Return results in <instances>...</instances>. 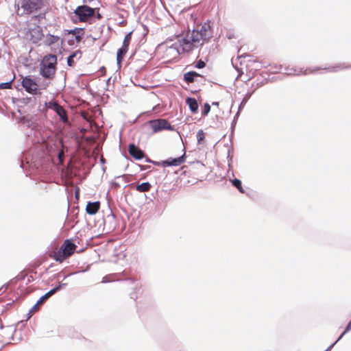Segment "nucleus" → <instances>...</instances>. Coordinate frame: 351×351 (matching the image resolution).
Returning a JSON list of instances; mask_svg holds the SVG:
<instances>
[{
    "instance_id": "obj_1",
    "label": "nucleus",
    "mask_w": 351,
    "mask_h": 351,
    "mask_svg": "<svg viewBox=\"0 0 351 351\" xmlns=\"http://www.w3.org/2000/svg\"><path fill=\"white\" fill-rule=\"evenodd\" d=\"M213 32L210 23H197L192 30L189 29L185 34L179 36V45L183 52H191L212 38Z\"/></svg>"
},
{
    "instance_id": "obj_2",
    "label": "nucleus",
    "mask_w": 351,
    "mask_h": 351,
    "mask_svg": "<svg viewBox=\"0 0 351 351\" xmlns=\"http://www.w3.org/2000/svg\"><path fill=\"white\" fill-rule=\"evenodd\" d=\"M76 248L77 245L74 243L70 239H66L60 249L52 252L49 256L57 262L62 263L75 252Z\"/></svg>"
},
{
    "instance_id": "obj_3",
    "label": "nucleus",
    "mask_w": 351,
    "mask_h": 351,
    "mask_svg": "<svg viewBox=\"0 0 351 351\" xmlns=\"http://www.w3.org/2000/svg\"><path fill=\"white\" fill-rule=\"evenodd\" d=\"M74 13L78 17L80 22H86L95 18L99 20L101 17L98 8H92L88 5L77 6Z\"/></svg>"
},
{
    "instance_id": "obj_4",
    "label": "nucleus",
    "mask_w": 351,
    "mask_h": 351,
    "mask_svg": "<svg viewBox=\"0 0 351 351\" xmlns=\"http://www.w3.org/2000/svg\"><path fill=\"white\" fill-rule=\"evenodd\" d=\"M158 51L161 53V58L169 62L176 58L179 53V49L176 45H169L167 43H162L158 47Z\"/></svg>"
},
{
    "instance_id": "obj_5",
    "label": "nucleus",
    "mask_w": 351,
    "mask_h": 351,
    "mask_svg": "<svg viewBox=\"0 0 351 351\" xmlns=\"http://www.w3.org/2000/svg\"><path fill=\"white\" fill-rule=\"evenodd\" d=\"M42 4V0H20L17 4L18 12L21 15L31 14L40 9Z\"/></svg>"
},
{
    "instance_id": "obj_6",
    "label": "nucleus",
    "mask_w": 351,
    "mask_h": 351,
    "mask_svg": "<svg viewBox=\"0 0 351 351\" xmlns=\"http://www.w3.org/2000/svg\"><path fill=\"white\" fill-rule=\"evenodd\" d=\"M149 124L154 132L163 130H173L171 124L166 119H155L149 121Z\"/></svg>"
},
{
    "instance_id": "obj_7",
    "label": "nucleus",
    "mask_w": 351,
    "mask_h": 351,
    "mask_svg": "<svg viewBox=\"0 0 351 351\" xmlns=\"http://www.w3.org/2000/svg\"><path fill=\"white\" fill-rule=\"evenodd\" d=\"M27 35L29 36V40L34 43H37L44 37L42 27L35 23L29 28Z\"/></svg>"
},
{
    "instance_id": "obj_8",
    "label": "nucleus",
    "mask_w": 351,
    "mask_h": 351,
    "mask_svg": "<svg viewBox=\"0 0 351 351\" xmlns=\"http://www.w3.org/2000/svg\"><path fill=\"white\" fill-rule=\"evenodd\" d=\"M47 108L54 110L56 114L60 117V120L63 123L68 122V117L66 110L63 108L62 106L59 105L57 102L50 101L47 104Z\"/></svg>"
},
{
    "instance_id": "obj_9",
    "label": "nucleus",
    "mask_w": 351,
    "mask_h": 351,
    "mask_svg": "<svg viewBox=\"0 0 351 351\" xmlns=\"http://www.w3.org/2000/svg\"><path fill=\"white\" fill-rule=\"evenodd\" d=\"M21 84L27 93L31 94H36L38 85L29 76L23 77Z\"/></svg>"
},
{
    "instance_id": "obj_10",
    "label": "nucleus",
    "mask_w": 351,
    "mask_h": 351,
    "mask_svg": "<svg viewBox=\"0 0 351 351\" xmlns=\"http://www.w3.org/2000/svg\"><path fill=\"white\" fill-rule=\"evenodd\" d=\"M62 43L61 35L57 33V29L53 34L48 32L44 38L43 43L48 47H52L54 45H58L59 43Z\"/></svg>"
},
{
    "instance_id": "obj_11",
    "label": "nucleus",
    "mask_w": 351,
    "mask_h": 351,
    "mask_svg": "<svg viewBox=\"0 0 351 351\" xmlns=\"http://www.w3.org/2000/svg\"><path fill=\"white\" fill-rule=\"evenodd\" d=\"M185 162V154L182 156L176 158H169L166 160L161 162H154V164L158 166L169 167V166H179Z\"/></svg>"
},
{
    "instance_id": "obj_12",
    "label": "nucleus",
    "mask_w": 351,
    "mask_h": 351,
    "mask_svg": "<svg viewBox=\"0 0 351 351\" xmlns=\"http://www.w3.org/2000/svg\"><path fill=\"white\" fill-rule=\"evenodd\" d=\"M130 155L136 160H141L145 157L144 152L134 144H130L128 147Z\"/></svg>"
},
{
    "instance_id": "obj_13",
    "label": "nucleus",
    "mask_w": 351,
    "mask_h": 351,
    "mask_svg": "<svg viewBox=\"0 0 351 351\" xmlns=\"http://www.w3.org/2000/svg\"><path fill=\"white\" fill-rule=\"evenodd\" d=\"M57 63V57L55 55H47L45 56L42 65L49 67H53L54 69H56V64Z\"/></svg>"
},
{
    "instance_id": "obj_14",
    "label": "nucleus",
    "mask_w": 351,
    "mask_h": 351,
    "mask_svg": "<svg viewBox=\"0 0 351 351\" xmlns=\"http://www.w3.org/2000/svg\"><path fill=\"white\" fill-rule=\"evenodd\" d=\"M99 208V202H88L86 205V210L89 215H95L98 212Z\"/></svg>"
},
{
    "instance_id": "obj_15",
    "label": "nucleus",
    "mask_w": 351,
    "mask_h": 351,
    "mask_svg": "<svg viewBox=\"0 0 351 351\" xmlns=\"http://www.w3.org/2000/svg\"><path fill=\"white\" fill-rule=\"evenodd\" d=\"M68 34L75 36V41L78 43L82 40L84 35V29L83 28H75L68 31Z\"/></svg>"
},
{
    "instance_id": "obj_16",
    "label": "nucleus",
    "mask_w": 351,
    "mask_h": 351,
    "mask_svg": "<svg viewBox=\"0 0 351 351\" xmlns=\"http://www.w3.org/2000/svg\"><path fill=\"white\" fill-rule=\"evenodd\" d=\"M82 58V51L80 50H77L72 53L67 58V64L69 66H74L75 64V59L80 60Z\"/></svg>"
},
{
    "instance_id": "obj_17",
    "label": "nucleus",
    "mask_w": 351,
    "mask_h": 351,
    "mask_svg": "<svg viewBox=\"0 0 351 351\" xmlns=\"http://www.w3.org/2000/svg\"><path fill=\"white\" fill-rule=\"evenodd\" d=\"M56 69L53 67H47L42 65L40 74L45 78H52L55 74Z\"/></svg>"
},
{
    "instance_id": "obj_18",
    "label": "nucleus",
    "mask_w": 351,
    "mask_h": 351,
    "mask_svg": "<svg viewBox=\"0 0 351 351\" xmlns=\"http://www.w3.org/2000/svg\"><path fill=\"white\" fill-rule=\"evenodd\" d=\"M60 286L56 287V288L52 289L51 290L46 293L37 301V305L40 306L41 304H43L49 297L53 295L60 289Z\"/></svg>"
},
{
    "instance_id": "obj_19",
    "label": "nucleus",
    "mask_w": 351,
    "mask_h": 351,
    "mask_svg": "<svg viewBox=\"0 0 351 351\" xmlns=\"http://www.w3.org/2000/svg\"><path fill=\"white\" fill-rule=\"evenodd\" d=\"M128 51V48L126 47L122 46L120 49H118L117 53V61L119 65L121 64L122 60L125 56L126 53Z\"/></svg>"
},
{
    "instance_id": "obj_20",
    "label": "nucleus",
    "mask_w": 351,
    "mask_h": 351,
    "mask_svg": "<svg viewBox=\"0 0 351 351\" xmlns=\"http://www.w3.org/2000/svg\"><path fill=\"white\" fill-rule=\"evenodd\" d=\"M186 103L188 104V106H189L190 110L193 112H197V110L198 109V104H197V100L195 99L191 98V97H188L186 99Z\"/></svg>"
},
{
    "instance_id": "obj_21",
    "label": "nucleus",
    "mask_w": 351,
    "mask_h": 351,
    "mask_svg": "<svg viewBox=\"0 0 351 351\" xmlns=\"http://www.w3.org/2000/svg\"><path fill=\"white\" fill-rule=\"evenodd\" d=\"M200 76L199 74L195 71H189L184 75V80L188 83H193L195 81V77Z\"/></svg>"
},
{
    "instance_id": "obj_22",
    "label": "nucleus",
    "mask_w": 351,
    "mask_h": 351,
    "mask_svg": "<svg viewBox=\"0 0 351 351\" xmlns=\"http://www.w3.org/2000/svg\"><path fill=\"white\" fill-rule=\"evenodd\" d=\"M151 189V184L149 182H143L136 186V191L139 192H147Z\"/></svg>"
},
{
    "instance_id": "obj_23",
    "label": "nucleus",
    "mask_w": 351,
    "mask_h": 351,
    "mask_svg": "<svg viewBox=\"0 0 351 351\" xmlns=\"http://www.w3.org/2000/svg\"><path fill=\"white\" fill-rule=\"evenodd\" d=\"M232 183L233 186H235L241 193H244V190L241 185V181L240 180L235 178L232 181Z\"/></svg>"
},
{
    "instance_id": "obj_24",
    "label": "nucleus",
    "mask_w": 351,
    "mask_h": 351,
    "mask_svg": "<svg viewBox=\"0 0 351 351\" xmlns=\"http://www.w3.org/2000/svg\"><path fill=\"white\" fill-rule=\"evenodd\" d=\"M350 330H351V321L347 325L344 332L340 335L338 339L328 348V350L330 349L338 341H339L345 335L346 333H347Z\"/></svg>"
},
{
    "instance_id": "obj_25",
    "label": "nucleus",
    "mask_w": 351,
    "mask_h": 351,
    "mask_svg": "<svg viewBox=\"0 0 351 351\" xmlns=\"http://www.w3.org/2000/svg\"><path fill=\"white\" fill-rule=\"evenodd\" d=\"M132 32L127 34L123 39V47H129V45L131 40Z\"/></svg>"
},
{
    "instance_id": "obj_26",
    "label": "nucleus",
    "mask_w": 351,
    "mask_h": 351,
    "mask_svg": "<svg viewBox=\"0 0 351 351\" xmlns=\"http://www.w3.org/2000/svg\"><path fill=\"white\" fill-rule=\"evenodd\" d=\"M204 137H205V135H204V132H203V130H199L197 134V139L198 143H200L201 141H202L204 139Z\"/></svg>"
},
{
    "instance_id": "obj_27",
    "label": "nucleus",
    "mask_w": 351,
    "mask_h": 351,
    "mask_svg": "<svg viewBox=\"0 0 351 351\" xmlns=\"http://www.w3.org/2000/svg\"><path fill=\"white\" fill-rule=\"evenodd\" d=\"M11 86H12V83L11 82L1 83V84H0V88L8 89V88H11Z\"/></svg>"
},
{
    "instance_id": "obj_28",
    "label": "nucleus",
    "mask_w": 351,
    "mask_h": 351,
    "mask_svg": "<svg viewBox=\"0 0 351 351\" xmlns=\"http://www.w3.org/2000/svg\"><path fill=\"white\" fill-rule=\"evenodd\" d=\"M206 66V64L205 62L202 60H199L197 62L196 64H195V67L197 68V69H202L204 68V66Z\"/></svg>"
},
{
    "instance_id": "obj_29",
    "label": "nucleus",
    "mask_w": 351,
    "mask_h": 351,
    "mask_svg": "<svg viewBox=\"0 0 351 351\" xmlns=\"http://www.w3.org/2000/svg\"><path fill=\"white\" fill-rule=\"evenodd\" d=\"M210 105L208 104H205L204 106V110H203L202 114L204 115H206L210 112Z\"/></svg>"
},
{
    "instance_id": "obj_30",
    "label": "nucleus",
    "mask_w": 351,
    "mask_h": 351,
    "mask_svg": "<svg viewBox=\"0 0 351 351\" xmlns=\"http://www.w3.org/2000/svg\"><path fill=\"white\" fill-rule=\"evenodd\" d=\"M39 306L40 305H37V303L32 308V309L30 310V313H34L37 311H38L39 309Z\"/></svg>"
},
{
    "instance_id": "obj_31",
    "label": "nucleus",
    "mask_w": 351,
    "mask_h": 351,
    "mask_svg": "<svg viewBox=\"0 0 351 351\" xmlns=\"http://www.w3.org/2000/svg\"><path fill=\"white\" fill-rule=\"evenodd\" d=\"M45 14L41 13L39 14L38 16H35V18H38V21H41L42 19H45Z\"/></svg>"
},
{
    "instance_id": "obj_32",
    "label": "nucleus",
    "mask_w": 351,
    "mask_h": 351,
    "mask_svg": "<svg viewBox=\"0 0 351 351\" xmlns=\"http://www.w3.org/2000/svg\"><path fill=\"white\" fill-rule=\"evenodd\" d=\"M63 156H64L63 152H60L59 153V154H58V158H59V159H60L61 162H62V157H63Z\"/></svg>"
},
{
    "instance_id": "obj_33",
    "label": "nucleus",
    "mask_w": 351,
    "mask_h": 351,
    "mask_svg": "<svg viewBox=\"0 0 351 351\" xmlns=\"http://www.w3.org/2000/svg\"><path fill=\"white\" fill-rule=\"evenodd\" d=\"M93 0H83L84 3H90L93 1Z\"/></svg>"
},
{
    "instance_id": "obj_34",
    "label": "nucleus",
    "mask_w": 351,
    "mask_h": 351,
    "mask_svg": "<svg viewBox=\"0 0 351 351\" xmlns=\"http://www.w3.org/2000/svg\"><path fill=\"white\" fill-rule=\"evenodd\" d=\"M120 24H121V27H123L125 23H121Z\"/></svg>"
},
{
    "instance_id": "obj_35",
    "label": "nucleus",
    "mask_w": 351,
    "mask_h": 351,
    "mask_svg": "<svg viewBox=\"0 0 351 351\" xmlns=\"http://www.w3.org/2000/svg\"><path fill=\"white\" fill-rule=\"evenodd\" d=\"M27 280L29 282L31 280V278H28Z\"/></svg>"
}]
</instances>
